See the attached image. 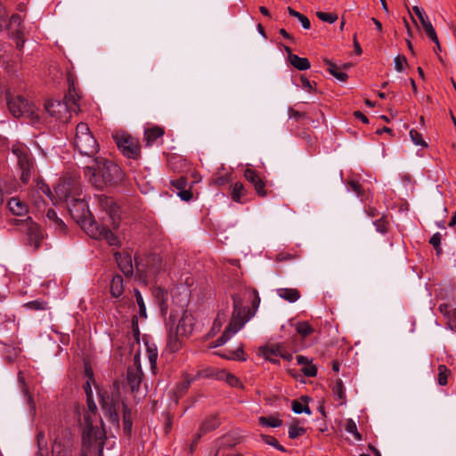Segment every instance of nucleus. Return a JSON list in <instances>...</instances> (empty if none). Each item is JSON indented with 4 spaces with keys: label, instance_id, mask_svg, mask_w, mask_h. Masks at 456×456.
<instances>
[{
    "label": "nucleus",
    "instance_id": "a18cd8bd",
    "mask_svg": "<svg viewBox=\"0 0 456 456\" xmlns=\"http://www.w3.org/2000/svg\"><path fill=\"white\" fill-rule=\"evenodd\" d=\"M305 428L298 426V421H295L289 429V436L291 439H296L298 436L305 435Z\"/></svg>",
    "mask_w": 456,
    "mask_h": 456
},
{
    "label": "nucleus",
    "instance_id": "a19ab883",
    "mask_svg": "<svg viewBox=\"0 0 456 456\" xmlns=\"http://www.w3.org/2000/svg\"><path fill=\"white\" fill-rule=\"evenodd\" d=\"M231 181V174L225 173L224 175L221 174H216L213 178L211 179L210 184L216 185V186H223L226 183H228Z\"/></svg>",
    "mask_w": 456,
    "mask_h": 456
},
{
    "label": "nucleus",
    "instance_id": "e2e57ef3",
    "mask_svg": "<svg viewBox=\"0 0 456 456\" xmlns=\"http://www.w3.org/2000/svg\"><path fill=\"white\" fill-rule=\"evenodd\" d=\"M254 188H255L257 195H259L260 197L266 196L267 192H266V191L265 189V183L263 181V179L259 182V183H257L256 184H255Z\"/></svg>",
    "mask_w": 456,
    "mask_h": 456
},
{
    "label": "nucleus",
    "instance_id": "0eeeda50",
    "mask_svg": "<svg viewBox=\"0 0 456 456\" xmlns=\"http://www.w3.org/2000/svg\"><path fill=\"white\" fill-rule=\"evenodd\" d=\"M114 140L124 156L135 159L140 155V145L136 138L126 133H117Z\"/></svg>",
    "mask_w": 456,
    "mask_h": 456
},
{
    "label": "nucleus",
    "instance_id": "c85d7f7f",
    "mask_svg": "<svg viewBox=\"0 0 456 456\" xmlns=\"http://www.w3.org/2000/svg\"><path fill=\"white\" fill-rule=\"evenodd\" d=\"M438 310L449 322H456V309L452 305L441 304Z\"/></svg>",
    "mask_w": 456,
    "mask_h": 456
},
{
    "label": "nucleus",
    "instance_id": "c03bdc74",
    "mask_svg": "<svg viewBox=\"0 0 456 456\" xmlns=\"http://www.w3.org/2000/svg\"><path fill=\"white\" fill-rule=\"evenodd\" d=\"M134 297H135V299H136V303H137L138 307H139V316L141 318L144 319V318L147 317V314H146V306H145L142 296L141 292L137 289H134Z\"/></svg>",
    "mask_w": 456,
    "mask_h": 456
},
{
    "label": "nucleus",
    "instance_id": "4be33fe9",
    "mask_svg": "<svg viewBox=\"0 0 456 456\" xmlns=\"http://www.w3.org/2000/svg\"><path fill=\"white\" fill-rule=\"evenodd\" d=\"M115 257L121 272L126 276L132 275L134 266L131 256L128 255L122 256L120 254L116 253Z\"/></svg>",
    "mask_w": 456,
    "mask_h": 456
},
{
    "label": "nucleus",
    "instance_id": "603ef678",
    "mask_svg": "<svg viewBox=\"0 0 456 456\" xmlns=\"http://www.w3.org/2000/svg\"><path fill=\"white\" fill-rule=\"evenodd\" d=\"M410 136H411V139L412 142L415 145H419V146H422V147H427L428 146L427 142L422 138L421 134L419 133L418 131H416L414 129H411L410 131Z\"/></svg>",
    "mask_w": 456,
    "mask_h": 456
},
{
    "label": "nucleus",
    "instance_id": "f3484780",
    "mask_svg": "<svg viewBox=\"0 0 456 456\" xmlns=\"http://www.w3.org/2000/svg\"><path fill=\"white\" fill-rule=\"evenodd\" d=\"M142 372L140 367L133 365L127 368L126 382L133 392L138 390L142 381Z\"/></svg>",
    "mask_w": 456,
    "mask_h": 456
},
{
    "label": "nucleus",
    "instance_id": "423d86ee",
    "mask_svg": "<svg viewBox=\"0 0 456 456\" xmlns=\"http://www.w3.org/2000/svg\"><path fill=\"white\" fill-rule=\"evenodd\" d=\"M136 269L139 273H143L146 281H152L165 271V265L159 256L152 254L145 258L144 263L136 262Z\"/></svg>",
    "mask_w": 456,
    "mask_h": 456
},
{
    "label": "nucleus",
    "instance_id": "bf43d9fd",
    "mask_svg": "<svg viewBox=\"0 0 456 456\" xmlns=\"http://www.w3.org/2000/svg\"><path fill=\"white\" fill-rule=\"evenodd\" d=\"M302 371L306 377H315L317 374V369L312 362L304 366Z\"/></svg>",
    "mask_w": 456,
    "mask_h": 456
},
{
    "label": "nucleus",
    "instance_id": "c756f323",
    "mask_svg": "<svg viewBox=\"0 0 456 456\" xmlns=\"http://www.w3.org/2000/svg\"><path fill=\"white\" fill-rule=\"evenodd\" d=\"M258 423L264 427L278 428L282 425V420L276 416H261L258 418Z\"/></svg>",
    "mask_w": 456,
    "mask_h": 456
},
{
    "label": "nucleus",
    "instance_id": "f257e3e1",
    "mask_svg": "<svg viewBox=\"0 0 456 456\" xmlns=\"http://www.w3.org/2000/svg\"><path fill=\"white\" fill-rule=\"evenodd\" d=\"M79 184L70 178L64 179L54 188L53 203L65 202L70 215L77 222H86L91 214L87 203L80 198Z\"/></svg>",
    "mask_w": 456,
    "mask_h": 456
},
{
    "label": "nucleus",
    "instance_id": "4c0bfd02",
    "mask_svg": "<svg viewBox=\"0 0 456 456\" xmlns=\"http://www.w3.org/2000/svg\"><path fill=\"white\" fill-rule=\"evenodd\" d=\"M123 406V424H124V431L126 433H129L132 428V413L131 410L127 408L126 404H122Z\"/></svg>",
    "mask_w": 456,
    "mask_h": 456
},
{
    "label": "nucleus",
    "instance_id": "9b49d317",
    "mask_svg": "<svg viewBox=\"0 0 456 456\" xmlns=\"http://www.w3.org/2000/svg\"><path fill=\"white\" fill-rule=\"evenodd\" d=\"M70 105H67L64 102L50 100L45 103V110L52 117L61 122H68L70 118Z\"/></svg>",
    "mask_w": 456,
    "mask_h": 456
},
{
    "label": "nucleus",
    "instance_id": "5fc2aeb1",
    "mask_svg": "<svg viewBox=\"0 0 456 456\" xmlns=\"http://www.w3.org/2000/svg\"><path fill=\"white\" fill-rule=\"evenodd\" d=\"M316 15L321 20L330 24L334 23L338 20V15L331 12H318Z\"/></svg>",
    "mask_w": 456,
    "mask_h": 456
},
{
    "label": "nucleus",
    "instance_id": "dca6fc26",
    "mask_svg": "<svg viewBox=\"0 0 456 456\" xmlns=\"http://www.w3.org/2000/svg\"><path fill=\"white\" fill-rule=\"evenodd\" d=\"M281 347L282 346L280 344L266 345L259 347V354L273 363H279V356L281 354Z\"/></svg>",
    "mask_w": 456,
    "mask_h": 456
},
{
    "label": "nucleus",
    "instance_id": "052dcab7",
    "mask_svg": "<svg viewBox=\"0 0 456 456\" xmlns=\"http://www.w3.org/2000/svg\"><path fill=\"white\" fill-rule=\"evenodd\" d=\"M348 190L354 192L357 196H362V185L356 181H350L348 183Z\"/></svg>",
    "mask_w": 456,
    "mask_h": 456
},
{
    "label": "nucleus",
    "instance_id": "f8f14e48",
    "mask_svg": "<svg viewBox=\"0 0 456 456\" xmlns=\"http://www.w3.org/2000/svg\"><path fill=\"white\" fill-rule=\"evenodd\" d=\"M87 403V411L84 413V419L86 423V427L83 432V439H86V436H88L90 439L92 436L95 433V428L93 426V416L96 415L97 406L93 399L90 397V394L88 395V398L86 399Z\"/></svg>",
    "mask_w": 456,
    "mask_h": 456
},
{
    "label": "nucleus",
    "instance_id": "cd10ccee",
    "mask_svg": "<svg viewBox=\"0 0 456 456\" xmlns=\"http://www.w3.org/2000/svg\"><path fill=\"white\" fill-rule=\"evenodd\" d=\"M294 326L297 333L302 338L309 337L314 331V327L308 322H297L295 323Z\"/></svg>",
    "mask_w": 456,
    "mask_h": 456
},
{
    "label": "nucleus",
    "instance_id": "20e7f679",
    "mask_svg": "<svg viewBox=\"0 0 456 456\" xmlns=\"http://www.w3.org/2000/svg\"><path fill=\"white\" fill-rule=\"evenodd\" d=\"M75 149L82 155L94 157L99 150V144L86 123H79L76 127L73 142Z\"/></svg>",
    "mask_w": 456,
    "mask_h": 456
},
{
    "label": "nucleus",
    "instance_id": "f704fd0d",
    "mask_svg": "<svg viewBox=\"0 0 456 456\" xmlns=\"http://www.w3.org/2000/svg\"><path fill=\"white\" fill-rule=\"evenodd\" d=\"M53 456H72V452L69 447L55 441L53 445Z\"/></svg>",
    "mask_w": 456,
    "mask_h": 456
},
{
    "label": "nucleus",
    "instance_id": "8fccbe9b",
    "mask_svg": "<svg viewBox=\"0 0 456 456\" xmlns=\"http://www.w3.org/2000/svg\"><path fill=\"white\" fill-rule=\"evenodd\" d=\"M223 358L228 359V360H239V361H245L246 358L243 356L244 352L241 348H238L237 350L231 351L228 354H219Z\"/></svg>",
    "mask_w": 456,
    "mask_h": 456
},
{
    "label": "nucleus",
    "instance_id": "c9c22d12",
    "mask_svg": "<svg viewBox=\"0 0 456 456\" xmlns=\"http://www.w3.org/2000/svg\"><path fill=\"white\" fill-rule=\"evenodd\" d=\"M288 12L290 16L295 17L298 20V21L301 23L302 27L305 29H309L311 27V22L309 19L305 16L304 14L298 12L297 11L292 9L291 7H288Z\"/></svg>",
    "mask_w": 456,
    "mask_h": 456
},
{
    "label": "nucleus",
    "instance_id": "412c9836",
    "mask_svg": "<svg viewBox=\"0 0 456 456\" xmlns=\"http://www.w3.org/2000/svg\"><path fill=\"white\" fill-rule=\"evenodd\" d=\"M124 292V281L121 275L116 274L112 277L110 284V293L112 297L118 298Z\"/></svg>",
    "mask_w": 456,
    "mask_h": 456
},
{
    "label": "nucleus",
    "instance_id": "6e6552de",
    "mask_svg": "<svg viewBox=\"0 0 456 456\" xmlns=\"http://www.w3.org/2000/svg\"><path fill=\"white\" fill-rule=\"evenodd\" d=\"M88 234L96 240H105L110 246L119 247V238L105 225H99L94 222L89 224Z\"/></svg>",
    "mask_w": 456,
    "mask_h": 456
},
{
    "label": "nucleus",
    "instance_id": "de8ad7c7",
    "mask_svg": "<svg viewBox=\"0 0 456 456\" xmlns=\"http://www.w3.org/2000/svg\"><path fill=\"white\" fill-rule=\"evenodd\" d=\"M244 177L250 183L253 184V186L255 184H256L257 183H259V182L262 180V178L260 177V175H258V173H256L255 170L253 169H250V168H247L245 171H244Z\"/></svg>",
    "mask_w": 456,
    "mask_h": 456
},
{
    "label": "nucleus",
    "instance_id": "6ab92c4d",
    "mask_svg": "<svg viewBox=\"0 0 456 456\" xmlns=\"http://www.w3.org/2000/svg\"><path fill=\"white\" fill-rule=\"evenodd\" d=\"M79 95L74 86V85H70L68 93L66 94L64 97V102L67 103V105H70L69 109L72 112L77 113L79 109Z\"/></svg>",
    "mask_w": 456,
    "mask_h": 456
},
{
    "label": "nucleus",
    "instance_id": "3c124183",
    "mask_svg": "<svg viewBox=\"0 0 456 456\" xmlns=\"http://www.w3.org/2000/svg\"><path fill=\"white\" fill-rule=\"evenodd\" d=\"M346 430L348 433L354 435V436L355 437L356 440H358V441L362 440V436L358 432L356 424H355V422L353 419H349L346 421Z\"/></svg>",
    "mask_w": 456,
    "mask_h": 456
},
{
    "label": "nucleus",
    "instance_id": "2eb2a0df",
    "mask_svg": "<svg viewBox=\"0 0 456 456\" xmlns=\"http://www.w3.org/2000/svg\"><path fill=\"white\" fill-rule=\"evenodd\" d=\"M193 327L194 318L192 314L188 311H184L175 327L177 334H180L182 337H187L192 332Z\"/></svg>",
    "mask_w": 456,
    "mask_h": 456
},
{
    "label": "nucleus",
    "instance_id": "ddd939ff",
    "mask_svg": "<svg viewBox=\"0 0 456 456\" xmlns=\"http://www.w3.org/2000/svg\"><path fill=\"white\" fill-rule=\"evenodd\" d=\"M98 203L99 207L110 216L113 224L116 225L120 218V209L113 199L102 195L98 199Z\"/></svg>",
    "mask_w": 456,
    "mask_h": 456
},
{
    "label": "nucleus",
    "instance_id": "ea45409f",
    "mask_svg": "<svg viewBox=\"0 0 456 456\" xmlns=\"http://www.w3.org/2000/svg\"><path fill=\"white\" fill-rule=\"evenodd\" d=\"M437 382L440 386H445L448 382L447 379L451 373V370L444 365L440 364L437 368Z\"/></svg>",
    "mask_w": 456,
    "mask_h": 456
},
{
    "label": "nucleus",
    "instance_id": "2f4dec72",
    "mask_svg": "<svg viewBox=\"0 0 456 456\" xmlns=\"http://www.w3.org/2000/svg\"><path fill=\"white\" fill-rule=\"evenodd\" d=\"M231 196L235 202H241L242 197L245 195V188L241 183H235L231 188Z\"/></svg>",
    "mask_w": 456,
    "mask_h": 456
},
{
    "label": "nucleus",
    "instance_id": "13d9d810",
    "mask_svg": "<svg viewBox=\"0 0 456 456\" xmlns=\"http://www.w3.org/2000/svg\"><path fill=\"white\" fill-rule=\"evenodd\" d=\"M37 187L44 194H45L52 201H53V193L50 190L49 186L43 182H37Z\"/></svg>",
    "mask_w": 456,
    "mask_h": 456
},
{
    "label": "nucleus",
    "instance_id": "7c9ffc66",
    "mask_svg": "<svg viewBox=\"0 0 456 456\" xmlns=\"http://www.w3.org/2000/svg\"><path fill=\"white\" fill-rule=\"evenodd\" d=\"M243 297L251 301L255 311L258 308L260 304V297L255 289H245L243 292Z\"/></svg>",
    "mask_w": 456,
    "mask_h": 456
},
{
    "label": "nucleus",
    "instance_id": "a878e982",
    "mask_svg": "<svg viewBox=\"0 0 456 456\" xmlns=\"http://www.w3.org/2000/svg\"><path fill=\"white\" fill-rule=\"evenodd\" d=\"M8 208L16 216H22L28 211L27 205L17 198H12L8 201Z\"/></svg>",
    "mask_w": 456,
    "mask_h": 456
},
{
    "label": "nucleus",
    "instance_id": "4468645a",
    "mask_svg": "<svg viewBox=\"0 0 456 456\" xmlns=\"http://www.w3.org/2000/svg\"><path fill=\"white\" fill-rule=\"evenodd\" d=\"M23 19L20 14H13L9 21V28L16 37L17 47L20 48L24 45L25 28L22 24Z\"/></svg>",
    "mask_w": 456,
    "mask_h": 456
},
{
    "label": "nucleus",
    "instance_id": "e433bc0d",
    "mask_svg": "<svg viewBox=\"0 0 456 456\" xmlns=\"http://www.w3.org/2000/svg\"><path fill=\"white\" fill-rule=\"evenodd\" d=\"M332 392L338 400H344L346 397L345 387L343 382L340 379H338L334 381L332 386Z\"/></svg>",
    "mask_w": 456,
    "mask_h": 456
},
{
    "label": "nucleus",
    "instance_id": "37998d69",
    "mask_svg": "<svg viewBox=\"0 0 456 456\" xmlns=\"http://www.w3.org/2000/svg\"><path fill=\"white\" fill-rule=\"evenodd\" d=\"M46 217L50 222H53L56 229L63 230L64 229V223L58 218L56 212L49 208L46 212Z\"/></svg>",
    "mask_w": 456,
    "mask_h": 456
},
{
    "label": "nucleus",
    "instance_id": "393cba45",
    "mask_svg": "<svg viewBox=\"0 0 456 456\" xmlns=\"http://www.w3.org/2000/svg\"><path fill=\"white\" fill-rule=\"evenodd\" d=\"M219 425L220 421L216 415L209 416L200 425L199 436H200L201 435L216 429L219 427Z\"/></svg>",
    "mask_w": 456,
    "mask_h": 456
},
{
    "label": "nucleus",
    "instance_id": "bb28decb",
    "mask_svg": "<svg viewBox=\"0 0 456 456\" xmlns=\"http://www.w3.org/2000/svg\"><path fill=\"white\" fill-rule=\"evenodd\" d=\"M289 60L291 65H293L298 70H306L310 68V61L306 58L299 57L297 54L290 53Z\"/></svg>",
    "mask_w": 456,
    "mask_h": 456
},
{
    "label": "nucleus",
    "instance_id": "9d476101",
    "mask_svg": "<svg viewBox=\"0 0 456 456\" xmlns=\"http://www.w3.org/2000/svg\"><path fill=\"white\" fill-rule=\"evenodd\" d=\"M101 404L102 408L105 412V415L110 419V420L115 424L118 425L119 418H118V411H119V400L118 396L116 395H109L107 394L101 395Z\"/></svg>",
    "mask_w": 456,
    "mask_h": 456
},
{
    "label": "nucleus",
    "instance_id": "b1692460",
    "mask_svg": "<svg viewBox=\"0 0 456 456\" xmlns=\"http://www.w3.org/2000/svg\"><path fill=\"white\" fill-rule=\"evenodd\" d=\"M276 294L281 297L282 299L289 302L294 303L297 301L301 294L298 289H291V288H280L276 289Z\"/></svg>",
    "mask_w": 456,
    "mask_h": 456
},
{
    "label": "nucleus",
    "instance_id": "473e14b6",
    "mask_svg": "<svg viewBox=\"0 0 456 456\" xmlns=\"http://www.w3.org/2000/svg\"><path fill=\"white\" fill-rule=\"evenodd\" d=\"M421 25L425 30L426 35L429 37V39L431 41H433L436 45L437 48L440 49V44L438 41V37L436 36V33L435 28H433L431 22L428 20H427L423 21L421 23Z\"/></svg>",
    "mask_w": 456,
    "mask_h": 456
},
{
    "label": "nucleus",
    "instance_id": "6e6d98bb",
    "mask_svg": "<svg viewBox=\"0 0 456 456\" xmlns=\"http://www.w3.org/2000/svg\"><path fill=\"white\" fill-rule=\"evenodd\" d=\"M441 240L442 236L439 232H436L429 240V243L435 248L437 254L442 252Z\"/></svg>",
    "mask_w": 456,
    "mask_h": 456
},
{
    "label": "nucleus",
    "instance_id": "4d7b16f0",
    "mask_svg": "<svg viewBox=\"0 0 456 456\" xmlns=\"http://www.w3.org/2000/svg\"><path fill=\"white\" fill-rule=\"evenodd\" d=\"M25 306L32 310H45L47 308V303L41 300H34L27 303Z\"/></svg>",
    "mask_w": 456,
    "mask_h": 456
},
{
    "label": "nucleus",
    "instance_id": "aec40b11",
    "mask_svg": "<svg viewBox=\"0 0 456 456\" xmlns=\"http://www.w3.org/2000/svg\"><path fill=\"white\" fill-rule=\"evenodd\" d=\"M43 240V233L40 227L36 224H31L28 229V240L35 249L38 248L41 240Z\"/></svg>",
    "mask_w": 456,
    "mask_h": 456
},
{
    "label": "nucleus",
    "instance_id": "680f3d73",
    "mask_svg": "<svg viewBox=\"0 0 456 456\" xmlns=\"http://www.w3.org/2000/svg\"><path fill=\"white\" fill-rule=\"evenodd\" d=\"M394 62L395 70L401 72L403 69V64L406 63V58L404 56H396Z\"/></svg>",
    "mask_w": 456,
    "mask_h": 456
},
{
    "label": "nucleus",
    "instance_id": "7ed1b4c3",
    "mask_svg": "<svg viewBox=\"0 0 456 456\" xmlns=\"http://www.w3.org/2000/svg\"><path fill=\"white\" fill-rule=\"evenodd\" d=\"M232 300L233 313L232 320L223 335L213 343L212 347H217L225 344L254 314L248 307L243 305V298L240 295H233Z\"/></svg>",
    "mask_w": 456,
    "mask_h": 456
},
{
    "label": "nucleus",
    "instance_id": "58836bf2",
    "mask_svg": "<svg viewBox=\"0 0 456 456\" xmlns=\"http://www.w3.org/2000/svg\"><path fill=\"white\" fill-rule=\"evenodd\" d=\"M18 381H19V384L20 385L21 391L24 394V395H25V397L27 399L28 403L29 404V406H30V408L32 410H35V403L33 402V398L28 394V388H27V387L25 385L24 377L22 375V372H20V371L18 374Z\"/></svg>",
    "mask_w": 456,
    "mask_h": 456
},
{
    "label": "nucleus",
    "instance_id": "69168bd1",
    "mask_svg": "<svg viewBox=\"0 0 456 456\" xmlns=\"http://www.w3.org/2000/svg\"><path fill=\"white\" fill-rule=\"evenodd\" d=\"M191 379L186 378L181 384L177 386L178 393L183 394L184 393L189 387L191 386Z\"/></svg>",
    "mask_w": 456,
    "mask_h": 456
},
{
    "label": "nucleus",
    "instance_id": "864d4df0",
    "mask_svg": "<svg viewBox=\"0 0 456 456\" xmlns=\"http://www.w3.org/2000/svg\"><path fill=\"white\" fill-rule=\"evenodd\" d=\"M292 411L297 414H300L303 412L306 414H311L310 408L307 405H305L301 402L296 400L292 402Z\"/></svg>",
    "mask_w": 456,
    "mask_h": 456
},
{
    "label": "nucleus",
    "instance_id": "f03ea898",
    "mask_svg": "<svg viewBox=\"0 0 456 456\" xmlns=\"http://www.w3.org/2000/svg\"><path fill=\"white\" fill-rule=\"evenodd\" d=\"M94 166L85 168V175L95 188L102 190L117 185L124 180V173L118 165L111 160L95 159Z\"/></svg>",
    "mask_w": 456,
    "mask_h": 456
},
{
    "label": "nucleus",
    "instance_id": "5701e85b",
    "mask_svg": "<svg viewBox=\"0 0 456 456\" xmlns=\"http://www.w3.org/2000/svg\"><path fill=\"white\" fill-rule=\"evenodd\" d=\"M183 338L184 337H182L180 334H177L175 330L170 329L167 341V346L170 352L175 353L182 347Z\"/></svg>",
    "mask_w": 456,
    "mask_h": 456
},
{
    "label": "nucleus",
    "instance_id": "a211bd4d",
    "mask_svg": "<svg viewBox=\"0 0 456 456\" xmlns=\"http://www.w3.org/2000/svg\"><path fill=\"white\" fill-rule=\"evenodd\" d=\"M164 133V128L160 126H154L151 127H147L144 130V141L146 145L152 146L153 144L157 143L158 140L161 139Z\"/></svg>",
    "mask_w": 456,
    "mask_h": 456
},
{
    "label": "nucleus",
    "instance_id": "0e129e2a",
    "mask_svg": "<svg viewBox=\"0 0 456 456\" xmlns=\"http://www.w3.org/2000/svg\"><path fill=\"white\" fill-rule=\"evenodd\" d=\"M412 11L413 12L418 16L420 23H422L423 21L428 20L425 14V12L419 8V6H413L412 7Z\"/></svg>",
    "mask_w": 456,
    "mask_h": 456
},
{
    "label": "nucleus",
    "instance_id": "49530a36",
    "mask_svg": "<svg viewBox=\"0 0 456 456\" xmlns=\"http://www.w3.org/2000/svg\"><path fill=\"white\" fill-rule=\"evenodd\" d=\"M261 438L265 443L276 448L278 451L282 452H286L284 446L281 445L275 437L267 435H261Z\"/></svg>",
    "mask_w": 456,
    "mask_h": 456
},
{
    "label": "nucleus",
    "instance_id": "72a5a7b5",
    "mask_svg": "<svg viewBox=\"0 0 456 456\" xmlns=\"http://www.w3.org/2000/svg\"><path fill=\"white\" fill-rule=\"evenodd\" d=\"M421 25L425 30L426 35L429 37V39L431 41H433L436 45L437 48L440 49V44L438 41V37L436 36V33L435 28H433L431 22L428 20H427L423 21L421 23Z\"/></svg>",
    "mask_w": 456,
    "mask_h": 456
},
{
    "label": "nucleus",
    "instance_id": "338daca9",
    "mask_svg": "<svg viewBox=\"0 0 456 456\" xmlns=\"http://www.w3.org/2000/svg\"><path fill=\"white\" fill-rule=\"evenodd\" d=\"M172 183L180 191L184 190L186 188L187 182H186L185 178L181 177V178L172 182Z\"/></svg>",
    "mask_w": 456,
    "mask_h": 456
},
{
    "label": "nucleus",
    "instance_id": "774afa93",
    "mask_svg": "<svg viewBox=\"0 0 456 456\" xmlns=\"http://www.w3.org/2000/svg\"><path fill=\"white\" fill-rule=\"evenodd\" d=\"M305 113H301L297 110H295L293 109H289V118H294L296 120H299L300 118H305Z\"/></svg>",
    "mask_w": 456,
    "mask_h": 456
},
{
    "label": "nucleus",
    "instance_id": "1a4fd4ad",
    "mask_svg": "<svg viewBox=\"0 0 456 456\" xmlns=\"http://www.w3.org/2000/svg\"><path fill=\"white\" fill-rule=\"evenodd\" d=\"M13 154L17 157L18 165L21 171L20 180L27 183L31 177L33 163L26 147H17L12 149Z\"/></svg>",
    "mask_w": 456,
    "mask_h": 456
},
{
    "label": "nucleus",
    "instance_id": "79ce46f5",
    "mask_svg": "<svg viewBox=\"0 0 456 456\" xmlns=\"http://www.w3.org/2000/svg\"><path fill=\"white\" fill-rule=\"evenodd\" d=\"M328 70L330 73L334 76L337 79L340 81H346L347 78V75L341 71L340 69L334 63L329 61L328 62Z\"/></svg>",
    "mask_w": 456,
    "mask_h": 456
},
{
    "label": "nucleus",
    "instance_id": "09e8293b",
    "mask_svg": "<svg viewBox=\"0 0 456 456\" xmlns=\"http://www.w3.org/2000/svg\"><path fill=\"white\" fill-rule=\"evenodd\" d=\"M220 379H224L225 381L232 387H237L241 386V383L237 377L226 371L221 372Z\"/></svg>",
    "mask_w": 456,
    "mask_h": 456
},
{
    "label": "nucleus",
    "instance_id": "39448f33",
    "mask_svg": "<svg viewBox=\"0 0 456 456\" xmlns=\"http://www.w3.org/2000/svg\"><path fill=\"white\" fill-rule=\"evenodd\" d=\"M6 101L9 111L14 118L28 117L33 123L39 120L35 105L23 96H13L8 93L6 94Z\"/></svg>",
    "mask_w": 456,
    "mask_h": 456
}]
</instances>
